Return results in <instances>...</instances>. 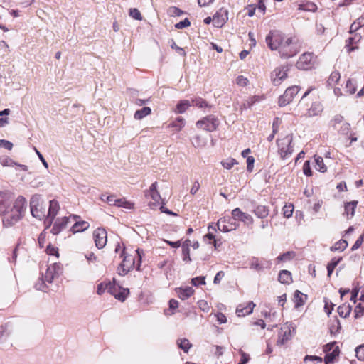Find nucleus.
Wrapping results in <instances>:
<instances>
[{
    "instance_id": "1",
    "label": "nucleus",
    "mask_w": 364,
    "mask_h": 364,
    "mask_svg": "<svg viewBox=\"0 0 364 364\" xmlns=\"http://www.w3.org/2000/svg\"><path fill=\"white\" fill-rule=\"evenodd\" d=\"M265 41L272 50H278L282 58L294 57L299 52L297 41L279 31H271L266 36Z\"/></svg>"
},
{
    "instance_id": "2",
    "label": "nucleus",
    "mask_w": 364,
    "mask_h": 364,
    "mask_svg": "<svg viewBox=\"0 0 364 364\" xmlns=\"http://www.w3.org/2000/svg\"><path fill=\"white\" fill-rule=\"evenodd\" d=\"M30 209L33 217L41 220L46 219L47 206L40 196L34 195L30 200Z\"/></svg>"
},
{
    "instance_id": "3",
    "label": "nucleus",
    "mask_w": 364,
    "mask_h": 364,
    "mask_svg": "<svg viewBox=\"0 0 364 364\" xmlns=\"http://www.w3.org/2000/svg\"><path fill=\"white\" fill-rule=\"evenodd\" d=\"M289 65H281L275 68L270 74L271 81L275 86H279L288 77Z\"/></svg>"
},
{
    "instance_id": "4",
    "label": "nucleus",
    "mask_w": 364,
    "mask_h": 364,
    "mask_svg": "<svg viewBox=\"0 0 364 364\" xmlns=\"http://www.w3.org/2000/svg\"><path fill=\"white\" fill-rule=\"evenodd\" d=\"M220 121L214 115H208L196 122V127L207 132H213L217 129Z\"/></svg>"
},
{
    "instance_id": "5",
    "label": "nucleus",
    "mask_w": 364,
    "mask_h": 364,
    "mask_svg": "<svg viewBox=\"0 0 364 364\" xmlns=\"http://www.w3.org/2000/svg\"><path fill=\"white\" fill-rule=\"evenodd\" d=\"M146 198L150 197L151 201L149 202V206L152 210H156L159 206L164 203L159 191H157V183H153L149 187V191L145 193Z\"/></svg>"
},
{
    "instance_id": "6",
    "label": "nucleus",
    "mask_w": 364,
    "mask_h": 364,
    "mask_svg": "<svg viewBox=\"0 0 364 364\" xmlns=\"http://www.w3.org/2000/svg\"><path fill=\"white\" fill-rule=\"evenodd\" d=\"M292 139L291 135H287L283 139L277 140L279 153L282 159L288 158L292 154Z\"/></svg>"
},
{
    "instance_id": "7",
    "label": "nucleus",
    "mask_w": 364,
    "mask_h": 364,
    "mask_svg": "<svg viewBox=\"0 0 364 364\" xmlns=\"http://www.w3.org/2000/svg\"><path fill=\"white\" fill-rule=\"evenodd\" d=\"M57 277L55 274V270L51 267V266L48 267L46 269V272L44 274H42L41 278L39 279L38 282L36 283L35 287L37 290L46 291L47 286L46 282L48 284L52 283L53 280Z\"/></svg>"
},
{
    "instance_id": "8",
    "label": "nucleus",
    "mask_w": 364,
    "mask_h": 364,
    "mask_svg": "<svg viewBox=\"0 0 364 364\" xmlns=\"http://www.w3.org/2000/svg\"><path fill=\"white\" fill-rule=\"evenodd\" d=\"M299 91V88L298 86L288 87L284 93L279 97V105L284 107L289 104L293 100L294 96L298 94Z\"/></svg>"
},
{
    "instance_id": "9",
    "label": "nucleus",
    "mask_w": 364,
    "mask_h": 364,
    "mask_svg": "<svg viewBox=\"0 0 364 364\" xmlns=\"http://www.w3.org/2000/svg\"><path fill=\"white\" fill-rule=\"evenodd\" d=\"M314 55L312 53H304L302 54L296 63L299 70H307L314 66Z\"/></svg>"
},
{
    "instance_id": "10",
    "label": "nucleus",
    "mask_w": 364,
    "mask_h": 364,
    "mask_svg": "<svg viewBox=\"0 0 364 364\" xmlns=\"http://www.w3.org/2000/svg\"><path fill=\"white\" fill-rule=\"evenodd\" d=\"M70 218H73L75 222L70 228V232H72L73 234L82 232L87 230L90 227V223L85 220H81V218L79 215H70Z\"/></svg>"
},
{
    "instance_id": "11",
    "label": "nucleus",
    "mask_w": 364,
    "mask_h": 364,
    "mask_svg": "<svg viewBox=\"0 0 364 364\" xmlns=\"http://www.w3.org/2000/svg\"><path fill=\"white\" fill-rule=\"evenodd\" d=\"M107 234L104 228H98L93 232V238L96 247L98 249L103 248L107 241Z\"/></svg>"
},
{
    "instance_id": "12",
    "label": "nucleus",
    "mask_w": 364,
    "mask_h": 364,
    "mask_svg": "<svg viewBox=\"0 0 364 364\" xmlns=\"http://www.w3.org/2000/svg\"><path fill=\"white\" fill-rule=\"evenodd\" d=\"M239 225L233 222L230 218H220L217 223V227L220 231L223 232H230L237 229Z\"/></svg>"
},
{
    "instance_id": "13",
    "label": "nucleus",
    "mask_w": 364,
    "mask_h": 364,
    "mask_svg": "<svg viewBox=\"0 0 364 364\" xmlns=\"http://www.w3.org/2000/svg\"><path fill=\"white\" fill-rule=\"evenodd\" d=\"M135 264L134 258L131 255H124L123 261L118 267L119 274L124 276L127 274L132 269L134 268Z\"/></svg>"
},
{
    "instance_id": "14",
    "label": "nucleus",
    "mask_w": 364,
    "mask_h": 364,
    "mask_svg": "<svg viewBox=\"0 0 364 364\" xmlns=\"http://www.w3.org/2000/svg\"><path fill=\"white\" fill-rule=\"evenodd\" d=\"M59 204L57 200H52L49 203V207L47 210V215L46 219L45 220V223L46 224V228L51 225L55 217L56 216L58 210H59Z\"/></svg>"
},
{
    "instance_id": "15",
    "label": "nucleus",
    "mask_w": 364,
    "mask_h": 364,
    "mask_svg": "<svg viewBox=\"0 0 364 364\" xmlns=\"http://www.w3.org/2000/svg\"><path fill=\"white\" fill-rule=\"evenodd\" d=\"M23 217L19 213L17 212L16 213L11 209V210L4 213L2 219L3 225L6 228L11 227L19 221Z\"/></svg>"
},
{
    "instance_id": "16",
    "label": "nucleus",
    "mask_w": 364,
    "mask_h": 364,
    "mask_svg": "<svg viewBox=\"0 0 364 364\" xmlns=\"http://www.w3.org/2000/svg\"><path fill=\"white\" fill-rule=\"evenodd\" d=\"M228 20V11L224 8L220 9L213 16V23L217 28H221Z\"/></svg>"
},
{
    "instance_id": "17",
    "label": "nucleus",
    "mask_w": 364,
    "mask_h": 364,
    "mask_svg": "<svg viewBox=\"0 0 364 364\" xmlns=\"http://www.w3.org/2000/svg\"><path fill=\"white\" fill-rule=\"evenodd\" d=\"M232 215L233 220L242 221L247 225L253 223L252 217L250 214L242 212L239 208H236L232 211Z\"/></svg>"
},
{
    "instance_id": "18",
    "label": "nucleus",
    "mask_w": 364,
    "mask_h": 364,
    "mask_svg": "<svg viewBox=\"0 0 364 364\" xmlns=\"http://www.w3.org/2000/svg\"><path fill=\"white\" fill-rule=\"evenodd\" d=\"M272 263L270 261L264 259H259L257 257H253L250 264V268L257 272L262 271L264 269H269Z\"/></svg>"
},
{
    "instance_id": "19",
    "label": "nucleus",
    "mask_w": 364,
    "mask_h": 364,
    "mask_svg": "<svg viewBox=\"0 0 364 364\" xmlns=\"http://www.w3.org/2000/svg\"><path fill=\"white\" fill-rule=\"evenodd\" d=\"M291 338V330L288 326L282 327L279 331L277 345L282 346Z\"/></svg>"
},
{
    "instance_id": "20",
    "label": "nucleus",
    "mask_w": 364,
    "mask_h": 364,
    "mask_svg": "<svg viewBox=\"0 0 364 364\" xmlns=\"http://www.w3.org/2000/svg\"><path fill=\"white\" fill-rule=\"evenodd\" d=\"M26 209V200L23 196H19L16 199L11 210H14V212H16V213L18 211V213H19L21 214V215L23 217Z\"/></svg>"
},
{
    "instance_id": "21",
    "label": "nucleus",
    "mask_w": 364,
    "mask_h": 364,
    "mask_svg": "<svg viewBox=\"0 0 364 364\" xmlns=\"http://www.w3.org/2000/svg\"><path fill=\"white\" fill-rule=\"evenodd\" d=\"M68 223V218L65 216L61 218H58L51 229V232L53 235L59 234L63 229L65 228Z\"/></svg>"
},
{
    "instance_id": "22",
    "label": "nucleus",
    "mask_w": 364,
    "mask_h": 364,
    "mask_svg": "<svg viewBox=\"0 0 364 364\" xmlns=\"http://www.w3.org/2000/svg\"><path fill=\"white\" fill-rule=\"evenodd\" d=\"M255 304L252 301L248 302L246 306L242 304H240L236 309V313L238 316H245L246 315L250 314Z\"/></svg>"
},
{
    "instance_id": "23",
    "label": "nucleus",
    "mask_w": 364,
    "mask_h": 364,
    "mask_svg": "<svg viewBox=\"0 0 364 364\" xmlns=\"http://www.w3.org/2000/svg\"><path fill=\"white\" fill-rule=\"evenodd\" d=\"M358 203V202L357 200L346 203L344 205L343 215H345L348 218H352L355 214V210L357 207Z\"/></svg>"
},
{
    "instance_id": "24",
    "label": "nucleus",
    "mask_w": 364,
    "mask_h": 364,
    "mask_svg": "<svg viewBox=\"0 0 364 364\" xmlns=\"http://www.w3.org/2000/svg\"><path fill=\"white\" fill-rule=\"evenodd\" d=\"M176 290L178 293V297L182 300L188 299L194 293V290L191 287H180Z\"/></svg>"
},
{
    "instance_id": "25",
    "label": "nucleus",
    "mask_w": 364,
    "mask_h": 364,
    "mask_svg": "<svg viewBox=\"0 0 364 364\" xmlns=\"http://www.w3.org/2000/svg\"><path fill=\"white\" fill-rule=\"evenodd\" d=\"M12 327L9 323L0 326V342H4L11 334Z\"/></svg>"
},
{
    "instance_id": "26",
    "label": "nucleus",
    "mask_w": 364,
    "mask_h": 364,
    "mask_svg": "<svg viewBox=\"0 0 364 364\" xmlns=\"http://www.w3.org/2000/svg\"><path fill=\"white\" fill-rule=\"evenodd\" d=\"M294 303L295 308H299L303 306L307 300V295L303 294L299 290H296L294 293Z\"/></svg>"
},
{
    "instance_id": "27",
    "label": "nucleus",
    "mask_w": 364,
    "mask_h": 364,
    "mask_svg": "<svg viewBox=\"0 0 364 364\" xmlns=\"http://www.w3.org/2000/svg\"><path fill=\"white\" fill-rule=\"evenodd\" d=\"M112 289H115L114 284H112L109 282L107 283L102 282L97 285V294L101 295L103 293H105L106 291H107L108 292H109L111 294Z\"/></svg>"
},
{
    "instance_id": "28",
    "label": "nucleus",
    "mask_w": 364,
    "mask_h": 364,
    "mask_svg": "<svg viewBox=\"0 0 364 364\" xmlns=\"http://www.w3.org/2000/svg\"><path fill=\"white\" fill-rule=\"evenodd\" d=\"M254 213L259 218H265L269 215V208L265 205H259L253 210Z\"/></svg>"
},
{
    "instance_id": "29",
    "label": "nucleus",
    "mask_w": 364,
    "mask_h": 364,
    "mask_svg": "<svg viewBox=\"0 0 364 364\" xmlns=\"http://www.w3.org/2000/svg\"><path fill=\"white\" fill-rule=\"evenodd\" d=\"M278 281L282 284H289L292 281L291 274L288 270H282L278 275Z\"/></svg>"
},
{
    "instance_id": "30",
    "label": "nucleus",
    "mask_w": 364,
    "mask_h": 364,
    "mask_svg": "<svg viewBox=\"0 0 364 364\" xmlns=\"http://www.w3.org/2000/svg\"><path fill=\"white\" fill-rule=\"evenodd\" d=\"M191 102L192 105H194L201 109H208V110H210L213 107V105L208 104V102H206L201 97H196L192 100Z\"/></svg>"
},
{
    "instance_id": "31",
    "label": "nucleus",
    "mask_w": 364,
    "mask_h": 364,
    "mask_svg": "<svg viewBox=\"0 0 364 364\" xmlns=\"http://www.w3.org/2000/svg\"><path fill=\"white\" fill-rule=\"evenodd\" d=\"M129 292V291L128 289H122L119 292H117V287H115V289H112L111 294L113 295L117 299L121 301H124L126 299Z\"/></svg>"
},
{
    "instance_id": "32",
    "label": "nucleus",
    "mask_w": 364,
    "mask_h": 364,
    "mask_svg": "<svg viewBox=\"0 0 364 364\" xmlns=\"http://www.w3.org/2000/svg\"><path fill=\"white\" fill-rule=\"evenodd\" d=\"M315 168L322 173H325L327 171V167L323 162V159L321 156H314Z\"/></svg>"
},
{
    "instance_id": "33",
    "label": "nucleus",
    "mask_w": 364,
    "mask_h": 364,
    "mask_svg": "<svg viewBox=\"0 0 364 364\" xmlns=\"http://www.w3.org/2000/svg\"><path fill=\"white\" fill-rule=\"evenodd\" d=\"M352 307L349 304H342L338 308V313L340 316L346 318L351 312Z\"/></svg>"
},
{
    "instance_id": "34",
    "label": "nucleus",
    "mask_w": 364,
    "mask_h": 364,
    "mask_svg": "<svg viewBox=\"0 0 364 364\" xmlns=\"http://www.w3.org/2000/svg\"><path fill=\"white\" fill-rule=\"evenodd\" d=\"M151 112V109L150 107H144L142 109L136 111V112L134 113V118L136 119H141L144 117L150 114Z\"/></svg>"
},
{
    "instance_id": "35",
    "label": "nucleus",
    "mask_w": 364,
    "mask_h": 364,
    "mask_svg": "<svg viewBox=\"0 0 364 364\" xmlns=\"http://www.w3.org/2000/svg\"><path fill=\"white\" fill-rule=\"evenodd\" d=\"M191 105L192 102H191L190 101L182 100L177 105L176 112L182 114Z\"/></svg>"
},
{
    "instance_id": "36",
    "label": "nucleus",
    "mask_w": 364,
    "mask_h": 364,
    "mask_svg": "<svg viewBox=\"0 0 364 364\" xmlns=\"http://www.w3.org/2000/svg\"><path fill=\"white\" fill-rule=\"evenodd\" d=\"M340 77L341 75L338 71L332 72L327 80L328 85L330 87L334 86L340 80Z\"/></svg>"
},
{
    "instance_id": "37",
    "label": "nucleus",
    "mask_w": 364,
    "mask_h": 364,
    "mask_svg": "<svg viewBox=\"0 0 364 364\" xmlns=\"http://www.w3.org/2000/svg\"><path fill=\"white\" fill-rule=\"evenodd\" d=\"M177 345L178 348L182 349L185 353H187L192 346L189 341L186 338L178 339Z\"/></svg>"
},
{
    "instance_id": "38",
    "label": "nucleus",
    "mask_w": 364,
    "mask_h": 364,
    "mask_svg": "<svg viewBox=\"0 0 364 364\" xmlns=\"http://www.w3.org/2000/svg\"><path fill=\"white\" fill-rule=\"evenodd\" d=\"M339 355L338 347H336L331 352L327 353L325 356V361L326 363H332L334 359Z\"/></svg>"
},
{
    "instance_id": "39",
    "label": "nucleus",
    "mask_w": 364,
    "mask_h": 364,
    "mask_svg": "<svg viewBox=\"0 0 364 364\" xmlns=\"http://www.w3.org/2000/svg\"><path fill=\"white\" fill-rule=\"evenodd\" d=\"M295 256V253L293 251H288L282 255H280L277 257V262H287L292 259Z\"/></svg>"
},
{
    "instance_id": "40",
    "label": "nucleus",
    "mask_w": 364,
    "mask_h": 364,
    "mask_svg": "<svg viewBox=\"0 0 364 364\" xmlns=\"http://www.w3.org/2000/svg\"><path fill=\"white\" fill-rule=\"evenodd\" d=\"M348 246V242L345 240H340L335 245L331 247V250L332 251H343Z\"/></svg>"
},
{
    "instance_id": "41",
    "label": "nucleus",
    "mask_w": 364,
    "mask_h": 364,
    "mask_svg": "<svg viewBox=\"0 0 364 364\" xmlns=\"http://www.w3.org/2000/svg\"><path fill=\"white\" fill-rule=\"evenodd\" d=\"M235 164H237V161L233 158H228L221 161V165L227 170L231 169Z\"/></svg>"
},
{
    "instance_id": "42",
    "label": "nucleus",
    "mask_w": 364,
    "mask_h": 364,
    "mask_svg": "<svg viewBox=\"0 0 364 364\" xmlns=\"http://www.w3.org/2000/svg\"><path fill=\"white\" fill-rule=\"evenodd\" d=\"M185 125V120L183 117H178L176 120L170 124V127L175 128L177 131L181 130Z\"/></svg>"
},
{
    "instance_id": "43",
    "label": "nucleus",
    "mask_w": 364,
    "mask_h": 364,
    "mask_svg": "<svg viewBox=\"0 0 364 364\" xmlns=\"http://www.w3.org/2000/svg\"><path fill=\"white\" fill-rule=\"evenodd\" d=\"M346 92L352 95L356 91V85L352 80H348L346 84Z\"/></svg>"
},
{
    "instance_id": "44",
    "label": "nucleus",
    "mask_w": 364,
    "mask_h": 364,
    "mask_svg": "<svg viewBox=\"0 0 364 364\" xmlns=\"http://www.w3.org/2000/svg\"><path fill=\"white\" fill-rule=\"evenodd\" d=\"M321 111H322L321 105L318 103H314L312 105V106L309 109V114L310 116L316 115Z\"/></svg>"
},
{
    "instance_id": "45",
    "label": "nucleus",
    "mask_w": 364,
    "mask_h": 364,
    "mask_svg": "<svg viewBox=\"0 0 364 364\" xmlns=\"http://www.w3.org/2000/svg\"><path fill=\"white\" fill-rule=\"evenodd\" d=\"M294 211V205L292 204H286L283 208V215L285 218H290Z\"/></svg>"
},
{
    "instance_id": "46",
    "label": "nucleus",
    "mask_w": 364,
    "mask_h": 364,
    "mask_svg": "<svg viewBox=\"0 0 364 364\" xmlns=\"http://www.w3.org/2000/svg\"><path fill=\"white\" fill-rule=\"evenodd\" d=\"M0 164L3 166H12L14 165H17L8 156L0 157Z\"/></svg>"
},
{
    "instance_id": "47",
    "label": "nucleus",
    "mask_w": 364,
    "mask_h": 364,
    "mask_svg": "<svg viewBox=\"0 0 364 364\" xmlns=\"http://www.w3.org/2000/svg\"><path fill=\"white\" fill-rule=\"evenodd\" d=\"M129 14L134 19L139 21H141L142 19V16L140 11L136 8L130 9Z\"/></svg>"
},
{
    "instance_id": "48",
    "label": "nucleus",
    "mask_w": 364,
    "mask_h": 364,
    "mask_svg": "<svg viewBox=\"0 0 364 364\" xmlns=\"http://www.w3.org/2000/svg\"><path fill=\"white\" fill-rule=\"evenodd\" d=\"M355 351L357 358L359 360H364V343L358 346Z\"/></svg>"
},
{
    "instance_id": "49",
    "label": "nucleus",
    "mask_w": 364,
    "mask_h": 364,
    "mask_svg": "<svg viewBox=\"0 0 364 364\" xmlns=\"http://www.w3.org/2000/svg\"><path fill=\"white\" fill-rule=\"evenodd\" d=\"M354 313L355 318H358L361 317L364 314V306L361 304H358L355 308Z\"/></svg>"
},
{
    "instance_id": "50",
    "label": "nucleus",
    "mask_w": 364,
    "mask_h": 364,
    "mask_svg": "<svg viewBox=\"0 0 364 364\" xmlns=\"http://www.w3.org/2000/svg\"><path fill=\"white\" fill-rule=\"evenodd\" d=\"M236 83L239 86L245 87L248 85L249 80L247 77H244L243 75H239L236 78Z\"/></svg>"
},
{
    "instance_id": "51",
    "label": "nucleus",
    "mask_w": 364,
    "mask_h": 364,
    "mask_svg": "<svg viewBox=\"0 0 364 364\" xmlns=\"http://www.w3.org/2000/svg\"><path fill=\"white\" fill-rule=\"evenodd\" d=\"M303 171L304 175L306 176H312V171L311 169L310 162L309 161H306L303 166Z\"/></svg>"
},
{
    "instance_id": "52",
    "label": "nucleus",
    "mask_w": 364,
    "mask_h": 364,
    "mask_svg": "<svg viewBox=\"0 0 364 364\" xmlns=\"http://www.w3.org/2000/svg\"><path fill=\"white\" fill-rule=\"evenodd\" d=\"M182 255L183 261L190 262L191 261L190 257V250L186 247H182Z\"/></svg>"
},
{
    "instance_id": "53",
    "label": "nucleus",
    "mask_w": 364,
    "mask_h": 364,
    "mask_svg": "<svg viewBox=\"0 0 364 364\" xmlns=\"http://www.w3.org/2000/svg\"><path fill=\"white\" fill-rule=\"evenodd\" d=\"M364 26V16L360 17L356 22H354L350 28L351 29H358L359 27H361Z\"/></svg>"
},
{
    "instance_id": "54",
    "label": "nucleus",
    "mask_w": 364,
    "mask_h": 364,
    "mask_svg": "<svg viewBox=\"0 0 364 364\" xmlns=\"http://www.w3.org/2000/svg\"><path fill=\"white\" fill-rule=\"evenodd\" d=\"M191 283L193 286H198L200 284H205L204 277H197L191 279Z\"/></svg>"
},
{
    "instance_id": "55",
    "label": "nucleus",
    "mask_w": 364,
    "mask_h": 364,
    "mask_svg": "<svg viewBox=\"0 0 364 364\" xmlns=\"http://www.w3.org/2000/svg\"><path fill=\"white\" fill-rule=\"evenodd\" d=\"M191 25V23L188 18H185L184 20L178 22L175 25V27L178 29H181L186 28Z\"/></svg>"
},
{
    "instance_id": "56",
    "label": "nucleus",
    "mask_w": 364,
    "mask_h": 364,
    "mask_svg": "<svg viewBox=\"0 0 364 364\" xmlns=\"http://www.w3.org/2000/svg\"><path fill=\"white\" fill-rule=\"evenodd\" d=\"M46 252L50 255H55L58 257V248L51 245H48L46 247Z\"/></svg>"
},
{
    "instance_id": "57",
    "label": "nucleus",
    "mask_w": 364,
    "mask_h": 364,
    "mask_svg": "<svg viewBox=\"0 0 364 364\" xmlns=\"http://www.w3.org/2000/svg\"><path fill=\"white\" fill-rule=\"evenodd\" d=\"M0 147H3L7 150H11L13 148V144L7 140H0Z\"/></svg>"
},
{
    "instance_id": "58",
    "label": "nucleus",
    "mask_w": 364,
    "mask_h": 364,
    "mask_svg": "<svg viewBox=\"0 0 364 364\" xmlns=\"http://www.w3.org/2000/svg\"><path fill=\"white\" fill-rule=\"evenodd\" d=\"M215 316L217 321H218L219 323L222 324V323H225L227 322V318L224 314H223L221 312H218Z\"/></svg>"
},
{
    "instance_id": "59",
    "label": "nucleus",
    "mask_w": 364,
    "mask_h": 364,
    "mask_svg": "<svg viewBox=\"0 0 364 364\" xmlns=\"http://www.w3.org/2000/svg\"><path fill=\"white\" fill-rule=\"evenodd\" d=\"M51 267L55 270V274L57 277L61 274L63 269L60 264L53 263Z\"/></svg>"
},
{
    "instance_id": "60",
    "label": "nucleus",
    "mask_w": 364,
    "mask_h": 364,
    "mask_svg": "<svg viewBox=\"0 0 364 364\" xmlns=\"http://www.w3.org/2000/svg\"><path fill=\"white\" fill-rule=\"evenodd\" d=\"M363 242V235H360L357 239V240L355 242L354 245L352 246L351 250L354 251V250L358 249L361 246Z\"/></svg>"
},
{
    "instance_id": "61",
    "label": "nucleus",
    "mask_w": 364,
    "mask_h": 364,
    "mask_svg": "<svg viewBox=\"0 0 364 364\" xmlns=\"http://www.w3.org/2000/svg\"><path fill=\"white\" fill-rule=\"evenodd\" d=\"M171 48L172 49H175L176 51L181 56H185L186 55V52L185 50L181 48V47H178L175 42H173L172 45L171 46Z\"/></svg>"
},
{
    "instance_id": "62",
    "label": "nucleus",
    "mask_w": 364,
    "mask_h": 364,
    "mask_svg": "<svg viewBox=\"0 0 364 364\" xmlns=\"http://www.w3.org/2000/svg\"><path fill=\"white\" fill-rule=\"evenodd\" d=\"M324 302H325L324 311L328 315H329L333 309V304L332 303H331L329 304L328 301L326 299H324Z\"/></svg>"
},
{
    "instance_id": "63",
    "label": "nucleus",
    "mask_w": 364,
    "mask_h": 364,
    "mask_svg": "<svg viewBox=\"0 0 364 364\" xmlns=\"http://www.w3.org/2000/svg\"><path fill=\"white\" fill-rule=\"evenodd\" d=\"M240 353L241 355L240 363H242V364H246L250 360V355L242 350H240Z\"/></svg>"
},
{
    "instance_id": "64",
    "label": "nucleus",
    "mask_w": 364,
    "mask_h": 364,
    "mask_svg": "<svg viewBox=\"0 0 364 364\" xmlns=\"http://www.w3.org/2000/svg\"><path fill=\"white\" fill-rule=\"evenodd\" d=\"M342 260V257L333 258L331 261L328 264V267L335 269L339 262Z\"/></svg>"
}]
</instances>
